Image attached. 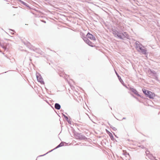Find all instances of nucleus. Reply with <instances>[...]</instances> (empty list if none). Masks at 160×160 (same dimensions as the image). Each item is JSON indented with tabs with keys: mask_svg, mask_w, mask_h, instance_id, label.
<instances>
[{
	"mask_svg": "<svg viewBox=\"0 0 160 160\" xmlns=\"http://www.w3.org/2000/svg\"><path fill=\"white\" fill-rule=\"evenodd\" d=\"M88 38H89L92 40L95 41L96 40V38L92 34L88 32L86 35V37H82L83 40L85 43L87 44L89 46L93 47L94 46V44L90 41Z\"/></svg>",
	"mask_w": 160,
	"mask_h": 160,
	"instance_id": "1",
	"label": "nucleus"
},
{
	"mask_svg": "<svg viewBox=\"0 0 160 160\" xmlns=\"http://www.w3.org/2000/svg\"><path fill=\"white\" fill-rule=\"evenodd\" d=\"M149 72L151 73H152L153 74H154L156 73L155 72L154 70H152L150 69Z\"/></svg>",
	"mask_w": 160,
	"mask_h": 160,
	"instance_id": "14",
	"label": "nucleus"
},
{
	"mask_svg": "<svg viewBox=\"0 0 160 160\" xmlns=\"http://www.w3.org/2000/svg\"><path fill=\"white\" fill-rule=\"evenodd\" d=\"M146 97L149 98H154L155 96V94L154 93L152 92L149 91L148 94L146 96Z\"/></svg>",
	"mask_w": 160,
	"mask_h": 160,
	"instance_id": "3",
	"label": "nucleus"
},
{
	"mask_svg": "<svg viewBox=\"0 0 160 160\" xmlns=\"http://www.w3.org/2000/svg\"><path fill=\"white\" fill-rule=\"evenodd\" d=\"M108 124H109V125L110 128L112 129V128H113V127L112 126L110 125L109 123H108Z\"/></svg>",
	"mask_w": 160,
	"mask_h": 160,
	"instance_id": "19",
	"label": "nucleus"
},
{
	"mask_svg": "<svg viewBox=\"0 0 160 160\" xmlns=\"http://www.w3.org/2000/svg\"><path fill=\"white\" fill-rule=\"evenodd\" d=\"M140 147H141L142 148H144V147H143V146H140Z\"/></svg>",
	"mask_w": 160,
	"mask_h": 160,
	"instance_id": "22",
	"label": "nucleus"
},
{
	"mask_svg": "<svg viewBox=\"0 0 160 160\" xmlns=\"http://www.w3.org/2000/svg\"><path fill=\"white\" fill-rule=\"evenodd\" d=\"M129 89L133 93H134V94L137 95V96L141 97V95L140 94H138V91L136 89H135L134 88H132L130 87L129 88Z\"/></svg>",
	"mask_w": 160,
	"mask_h": 160,
	"instance_id": "5",
	"label": "nucleus"
},
{
	"mask_svg": "<svg viewBox=\"0 0 160 160\" xmlns=\"http://www.w3.org/2000/svg\"><path fill=\"white\" fill-rule=\"evenodd\" d=\"M112 129L114 131H116L117 129L116 128L114 127L112 128Z\"/></svg>",
	"mask_w": 160,
	"mask_h": 160,
	"instance_id": "18",
	"label": "nucleus"
},
{
	"mask_svg": "<svg viewBox=\"0 0 160 160\" xmlns=\"http://www.w3.org/2000/svg\"><path fill=\"white\" fill-rule=\"evenodd\" d=\"M147 156L150 159L152 160H153L155 158L151 154H148V155Z\"/></svg>",
	"mask_w": 160,
	"mask_h": 160,
	"instance_id": "11",
	"label": "nucleus"
},
{
	"mask_svg": "<svg viewBox=\"0 0 160 160\" xmlns=\"http://www.w3.org/2000/svg\"><path fill=\"white\" fill-rule=\"evenodd\" d=\"M63 145V143H61L60 144H59L57 147V148L59 147H60L62 146Z\"/></svg>",
	"mask_w": 160,
	"mask_h": 160,
	"instance_id": "16",
	"label": "nucleus"
},
{
	"mask_svg": "<svg viewBox=\"0 0 160 160\" xmlns=\"http://www.w3.org/2000/svg\"><path fill=\"white\" fill-rule=\"evenodd\" d=\"M113 34L115 37H118L120 39H122L123 37L120 34V33L117 31L114 30L113 31Z\"/></svg>",
	"mask_w": 160,
	"mask_h": 160,
	"instance_id": "2",
	"label": "nucleus"
},
{
	"mask_svg": "<svg viewBox=\"0 0 160 160\" xmlns=\"http://www.w3.org/2000/svg\"><path fill=\"white\" fill-rule=\"evenodd\" d=\"M155 160H157V159H155Z\"/></svg>",
	"mask_w": 160,
	"mask_h": 160,
	"instance_id": "23",
	"label": "nucleus"
},
{
	"mask_svg": "<svg viewBox=\"0 0 160 160\" xmlns=\"http://www.w3.org/2000/svg\"><path fill=\"white\" fill-rule=\"evenodd\" d=\"M120 34L122 36L123 39L124 38H128L129 36L127 33L126 32H124L123 33H120Z\"/></svg>",
	"mask_w": 160,
	"mask_h": 160,
	"instance_id": "6",
	"label": "nucleus"
},
{
	"mask_svg": "<svg viewBox=\"0 0 160 160\" xmlns=\"http://www.w3.org/2000/svg\"><path fill=\"white\" fill-rule=\"evenodd\" d=\"M55 108L56 109L59 110L60 109V105L58 103H56L55 105Z\"/></svg>",
	"mask_w": 160,
	"mask_h": 160,
	"instance_id": "8",
	"label": "nucleus"
},
{
	"mask_svg": "<svg viewBox=\"0 0 160 160\" xmlns=\"http://www.w3.org/2000/svg\"><path fill=\"white\" fill-rule=\"evenodd\" d=\"M145 152H146V155H147V156H148V154H150L149 153H150L149 151H148V150H147V151H146Z\"/></svg>",
	"mask_w": 160,
	"mask_h": 160,
	"instance_id": "17",
	"label": "nucleus"
},
{
	"mask_svg": "<svg viewBox=\"0 0 160 160\" xmlns=\"http://www.w3.org/2000/svg\"><path fill=\"white\" fill-rule=\"evenodd\" d=\"M142 91L143 93L146 96L148 94V93L149 91H148L144 89H142Z\"/></svg>",
	"mask_w": 160,
	"mask_h": 160,
	"instance_id": "10",
	"label": "nucleus"
},
{
	"mask_svg": "<svg viewBox=\"0 0 160 160\" xmlns=\"http://www.w3.org/2000/svg\"><path fill=\"white\" fill-rule=\"evenodd\" d=\"M135 44L136 45V48L138 51L139 50L141 49V48H142V47L143 48H144L138 41H137L135 42Z\"/></svg>",
	"mask_w": 160,
	"mask_h": 160,
	"instance_id": "4",
	"label": "nucleus"
},
{
	"mask_svg": "<svg viewBox=\"0 0 160 160\" xmlns=\"http://www.w3.org/2000/svg\"><path fill=\"white\" fill-rule=\"evenodd\" d=\"M126 119V118H122V120H123V119Z\"/></svg>",
	"mask_w": 160,
	"mask_h": 160,
	"instance_id": "21",
	"label": "nucleus"
},
{
	"mask_svg": "<svg viewBox=\"0 0 160 160\" xmlns=\"http://www.w3.org/2000/svg\"><path fill=\"white\" fill-rule=\"evenodd\" d=\"M138 52H141L142 54H146V50L145 49H143L142 48L141 49H140L138 50Z\"/></svg>",
	"mask_w": 160,
	"mask_h": 160,
	"instance_id": "7",
	"label": "nucleus"
},
{
	"mask_svg": "<svg viewBox=\"0 0 160 160\" xmlns=\"http://www.w3.org/2000/svg\"><path fill=\"white\" fill-rule=\"evenodd\" d=\"M107 132L108 133V134H109V131H108L107 130Z\"/></svg>",
	"mask_w": 160,
	"mask_h": 160,
	"instance_id": "20",
	"label": "nucleus"
},
{
	"mask_svg": "<svg viewBox=\"0 0 160 160\" xmlns=\"http://www.w3.org/2000/svg\"><path fill=\"white\" fill-rule=\"evenodd\" d=\"M115 73H116L117 77H118V79H119L120 82L122 83H122V82H123V81H122V79L121 78V77L118 75V73H117V72L115 71Z\"/></svg>",
	"mask_w": 160,
	"mask_h": 160,
	"instance_id": "9",
	"label": "nucleus"
},
{
	"mask_svg": "<svg viewBox=\"0 0 160 160\" xmlns=\"http://www.w3.org/2000/svg\"><path fill=\"white\" fill-rule=\"evenodd\" d=\"M109 135L110 137V138L112 140H114V137L112 135V134L110 132H109Z\"/></svg>",
	"mask_w": 160,
	"mask_h": 160,
	"instance_id": "12",
	"label": "nucleus"
},
{
	"mask_svg": "<svg viewBox=\"0 0 160 160\" xmlns=\"http://www.w3.org/2000/svg\"><path fill=\"white\" fill-rule=\"evenodd\" d=\"M37 79L39 82H40L41 83H42V82H43L42 78H39V77H37Z\"/></svg>",
	"mask_w": 160,
	"mask_h": 160,
	"instance_id": "13",
	"label": "nucleus"
},
{
	"mask_svg": "<svg viewBox=\"0 0 160 160\" xmlns=\"http://www.w3.org/2000/svg\"><path fill=\"white\" fill-rule=\"evenodd\" d=\"M86 138L82 135H81V139H85Z\"/></svg>",
	"mask_w": 160,
	"mask_h": 160,
	"instance_id": "15",
	"label": "nucleus"
}]
</instances>
